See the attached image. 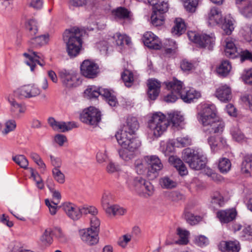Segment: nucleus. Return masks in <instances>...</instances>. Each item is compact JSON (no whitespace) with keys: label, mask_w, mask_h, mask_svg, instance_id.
<instances>
[{"label":"nucleus","mask_w":252,"mask_h":252,"mask_svg":"<svg viewBox=\"0 0 252 252\" xmlns=\"http://www.w3.org/2000/svg\"><path fill=\"white\" fill-rule=\"evenodd\" d=\"M184 120L183 115L180 112L174 111L168 114V118L160 112L153 113L149 117L147 123L149 132L154 138L160 137L166 130L171 122L175 127H178Z\"/></svg>","instance_id":"1"},{"label":"nucleus","mask_w":252,"mask_h":252,"mask_svg":"<svg viewBox=\"0 0 252 252\" xmlns=\"http://www.w3.org/2000/svg\"><path fill=\"white\" fill-rule=\"evenodd\" d=\"M197 119L206 132L217 133L223 130L224 123L219 116L217 108L213 104H203L198 113Z\"/></svg>","instance_id":"2"},{"label":"nucleus","mask_w":252,"mask_h":252,"mask_svg":"<svg viewBox=\"0 0 252 252\" xmlns=\"http://www.w3.org/2000/svg\"><path fill=\"white\" fill-rule=\"evenodd\" d=\"M182 158L190 168L195 170L204 169L205 173L212 180L217 181L220 177L211 169L205 167L207 158L201 149L186 148L183 151Z\"/></svg>","instance_id":"3"},{"label":"nucleus","mask_w":252,"mask_h":252,"mask_svg":"<svg viewBox=\"0 0 252 252\" xmlns=\"http://www.w3.org/2000/svg\"><path fill=\"white\" fill-rule=\"evenodd\" d=\"M82 33L83 31L76 27L67 30L63 33V38L69 57H75L79 54L82 45Z\"/></svg>","instance_id":"4"},{"label":"nucleus","mask_w":252,"mask_h":252,"mask_svg":"<svg viewBox=\"0 0 252 252\" xmlns=\"http://www.w3.org/2000/svg\"><path fill=\"white\" fill-rule=\"evenodd\" d=\"M125 180L127 187L141 196L147 197L152 195L154 192V188L152 184L142 177H133L127 174Z\"/></svg>","instance_id":"5"},{"label":"nucleus","mask_w":252,"mask_h":252,"mask_svg":"<svg viewBox=\"0 0 252 252\" xmlns=\"http://www.w3.org/2000/svg\"><path fill=\"white\" fill-rule=\"evenodd\" d=\"M166 86L169 89H172L180 95L181 99L185 102L190 103L194 99H197L201 97L199 92L194 89H186L183 88V83L177 79L165 83Z\"/></svg>","instance_id":"6"},{"label":"nucleus","mask_w":252,"mask_h":252,"mask_svg":"<svg viewBox=\"0 0 252 252\" xmlns=\"http://www.w3.org/2000/svg\"><path fill=\"white\" fill-rule=\"evenodd\" d=\"M139 127V124L137 119L133 116H128L126 123L119 129L115 134L116 139L133 141L139 140L135 136L136 131Z\"/></svg>","instance_id":"7"},{"label":"nucleus","mask_w":252,"mask_h":252,"mask_svg":"<svg viewBox=\"0 0 252 252\" xmlns=\"http://www.w3.org/2000/svg\"><path fill=\"white\" fill-rule=\"evenodd\" d=\"M118 144L123 149L119 151L120 158L126 161H128L135 157V151L137 150L141 146V143L140 140L133 141L116 139Z\"/></svg>","instance_id":"8"},{"label":"nucleus","mask_w":252,"mask_h":252,"mask_svg":"<svg viewBox=\"0 0 252 252\" xmlns=\"http://www.w3.org/2000/svg\"><path fill=\"white\" fill-rule=\"evenodd\" d=\"M63 86L67 89H73L81 83L78 73L72 70H63L59 73Z\"/></svg>","instance_id":"9"},{"label":"nucleus","mask_w":252,"mask_h":252,"mask_svg":"<svg viewBox=\"0 0 252 252\" xmlns=\"http://www.w3.org/2000/svg\"><path fill=\"white\" fill-rule=\"evenodd\" d=\"M14 93L20 99H30L38 96L41 90L34 84H28L20 86Z\"/></svg>","instance_id":"10"},{"label":"nucleus","mask_w":252,"mask_h":252,"mask_svg":"<svg viewBox=\"0 0 252 252\" xmlns=\"http://www.w3.org/2000/svg\"><path fill=\"white\" fill-rule=\"evenodd\" d=\"M190 40L197 44L200 47H207L211 49L215 43V37L214 34H198L195 32L190 31L188 32Z\"/></svg>","instance_id":"11"},{"label":"nucleus","mask_w":252,"mask_h":252,"mask_svg":"<svg viewBox=\"0 0 252 252\" xmlns=\"http://www.w3.org/2000/svg\"><path fill=\"white\" fill-rule=\"evenodd\" d=\"M80 119L83 123L95 126L101 120V113L97 109L91 106L81 113Z\"/></svg>","instance_id":"12"},{"label":"nucleus","mask_w":252,"mask_h":252,"mask_svg":"<svg viewBox=\"0 0 252 252\" xmlns=\"http://www.w3.org/2000/svg\"><path fill=\"white\" fill-rule=\"evenodd\" d=\"M23 56L26 58L25 63L30 67L32 72L34 71L36 63L41 66L45 65L44 58L41 53L29 50L28 53H24Z\"/></svg>","instance_id":"13"},{"label":"nucleus","mask_w":252,"mask_h":252,"mask_svg":"<svg viewBox=\"0 0 252 252\" xmlns=\"http://www.w3.org/2000/svg\"><path fill=\"white\" fill-rule=\"evenodd\" d=\"M81 73L88 78H94L99 73L98 65L94 62L86 60L84 61L80 66Z\"/></svg>","instance_id":"14"},{"label":"nucleus","mask_w":252,"mask_h":252,"mask_svg":"<svg viewBox=\"0 0 252 252\" xmlns=\"http://www.w3.org/2000/svg\"><path fill=\"white\" fill-rule=\"evenodd\" d=\"M207 24L210 27L219 25L223 22V16L221 10L213 7L209 10L205 17Z\"/></svg>","instance_id":"15"},{"label":"nucleus","mask_w":252,"mask_h":252,"mask_svg":"<svg viewBox=\"0 0 252 252\" xmlns=\"http://www.w3.org/2000/svg\"><path fill=\"white\" fill-rule=\"evenodd\" d=\"M61 207L66 216L72 220H77L81 218V207L69 202L63 203Z\"/></svg>","instance_id":"16"},{"label":"nucleus","mask_w":252,"mask_h":252,"mask_svg":"<svg viewBox=\"0 0 252 252\" xmlns=\"http://www.w3.org/2000/svg\"><path fill=\"white\" fill-rule=\"evenodd\" d=\"M142 40L145 46L150 49H159L161 43L158 37L151 32H147L143 35Z\"/></svg>","instance_id":"17"},{"label":"nucleus","mask_w":252,"mask_h":252,"mask_svg":"<svg viewBox=\"0 0 252 252\" xmlns=\"http://www.w3.org/2000/svg\"><path fill=\"white\" fill-rule=\"evenodd\" d=\"M196 208L192 204H188L184 211V217L190 224L194 225L201 221L202 217L196 214Z\"/></svg>","instance_id":"18"},{"label":"nucleus","mask_w":252,"mask_h":252,"mask_svg":"<svg viewBox=\"0 0 252 252\" xmlns=\"http://www.w3.org/2000/svg\"><path fill=\"white\" fill-rule=\"evenodd\" d=\"M81 240L87 245L93 246L98 242V233L88 228L80 232Z\"/></svg>","instance_id":"19"},{"label":"nucleus","mask_w":252,"mask_h":252,"mask_svg":"<svg viewBox=\"0 0 252 252\" xmlns=\"http://www.w3.org/2000/svg\"><path fill=\"white\" fill-rule=\"evenodd\" d=\"M235 40L231 37H227L225 40L224 53L226 57L235 58L238 57L240 51L235 43Z\"/></svg>","instance_id":"20"},{"label":"nucleus","mask_w":252,"mask_h":252,"mask_svg":"<svg viewBox=\"0 0 252 252\" xmlns=\"http://www.w3.org/2000/svg\"><path fill=\"white\" fill-rule=\"evenodd\" d=\"M218 247L222 252H239L241 250V245L237 240L222 241L219 243Z\"/></svg>","instance_id":"21"},{"label":"nucleus","mask_w":252,"mask_h":252,"mask_svg":"<svg viewBox=\"0 0 252 252\" xmlns=\"http://www.w3.org/2000/svg\"><path fill=\"white\" fill-rule=\"evenodd\" d=\"M208 143L210 145L211 152L214 154L219 153L227 145L226 139L223 137L217 138L214 136H210L208 138Z\"/></svg>","instance_id":"22"},{"label":"nucleus","mask_w":252,"mask_h":252,"mask_svg":"<svg viewBox=\"0 0 252 252\" xmlns=\"http://www.w3.org/2000/svg\"><path fill=\"white\" fill-rule=\"evenodd\" d=\"M237 215L235 208L222 210L217 213V217L221 223H228L234 220Z\"/></svg>","instance_id":"23"},{"label":"nucleus","mask_w":252,"mask_h":252,"mask_svg":"<svg viewBox=\"0 0 252 252\" xmlns=\"http://www.w3.org/2000/svg\"><path fill=\"white\" fill-rule=\"evenodd\" d=\"M216 96L221 102H227L232 98L231 91L227 85H221L216 90Z\"/></svg>","instance_id":"24"},{"label":"nucleus","mask_w":252,"mask_h":252,"mask_svg":"<svg viewBox=\"0 0 252 252\" xmlns=\"http://www.w3.org/2000/svg\"><path fill=\"white\" fill-rule=\"evenodd\" d=\"M147 158H148L147 160L148 164L149 166L148 171L150 173H157L163 168V164L157 156H147Z\"/></svg>","instance_id":"25"},{"label":"nucleus","mask_w":252,"mask_h":252,"mask_svg":"<svg viewBox=\"0 0 252 252\" xmlns=\"http://www.w3.org/2000/svg\"><path fill=\"white\" fill-rule=\"evenodd\" d=\"M148 94L151 100H155L160 92L161 87L160 83L156 79H149L148 80Z\"/></svg>","instance_id":"26"},{"label":"nucleus","mask_w":252,"mask_h":252,"mask_svg":"<svg viewBox=\"0 0 252 252\" xmlns=\"http://www.w3.org/2000/svg\"><path fill=\"white\" fill-rule=\"evenodd\" d=\"M230 198L228 192L216 191L211 196V203L222 206Z\"/></svg>","instance_id":"27"},{"label":"nucleus","mask_w":252,"mask_h":252,"mask_svg":"<svg viewBox=\"0 0 252 252\" xmlns=\"http://www.w3.org/2000/svg\"><path fill=\"white\" fill-rule=\"evenodd\" d=\"M146 156L141 159L135 160L134 163V169L136 172L139 175H144L147 173L148 176H150V172L148 171L149 166Z\"/></svg>","instance_id":"28"},{"label":"nucleus","mask_w":252,"mask_h":252,"mask_svg":"<svg viewBox=\"0 0 252 252\" xmlns=\"http://www.w3.org/2000/svg\"><path fill=\"white\" fill-rule=\"evenodd\" d=\"M169 162L173 165L181 176L186 175L188 171L183 161L175 156H170L168 159Z\"/></svg>","instance_id":"29"},{"label":"nucleus","mask_w":252,"mask_h":252,"mask_svg":"<svg viewBox=\"0 0 252 252\" xmlns=\"http://www.w3.org/2000/svg\"><path fill=\"white\" fill-rule=\"evenodd\" d=\"M111 39L116 46L120 48L123 47L125 45H129L131 43L129 37L119 32L115 33Z\"/></svg>","instance_id":"30"},{"label":"nucleus","mask_w":252,"mask_h":252,"mask_svg":"<svg viewBox=\"0 0 252 252\" xmlns=\"http://www.w3.org/2000/svg\"><path fill=\"white\" fill-rule=\"evenodd\" d=\"M223 22H222L221 29L223 33L226 35H230L234 31L235 27V21L233 18L231 16H228L224 18Z\"/></svg>","instance_id":"31"},{"label":"nucleus","mask_w":252,"mask_h":252,"mask_svg":"<svg viewBox=\"0 0 252 252\" xmlns=\"http://www.w3.org/2000/svg\"><path fill=\"white\" fill-rule=\"evenodd\" d=\"M96 4L95 0H69L68 6L70 9L74 7H82L85 6L87 8L92 9Z\"/></svg>","instance_id":"32"},{"label":"nucleus","mask_w":252,"mask_h":252,"mask_svg":"<svg viewBox=\"0 0 252 252\" xmlns=\"http://www.w3.org/2000/svg\"><path fill=\"white\" fill-rule=\"evenodd\" d=\"M241 170L246 176H252V155L245 157L242 163Z\"/></svg>","instance_id":"33"},{"label":"nucleus","mask_w":252,"mask_h":252,"mask_svg":"<svg viewBox=\"0 0 252 252\" xmlns=\"http://www.w3.org/2000/svg\"><path fill=\"white\" fill-rule=\"evenodd\" d=\"M148 2L152 5L156 10L162 13H166L169 9L167 0H147Z\"/></svg>","instance_id":"34"},{"label":"nucleus","mask_w":252,"mask_h":252,"mask_svg":"<svg viewBox=\"0 0 252 252\" xmlns=\"http://www.w3.org/2000/svg\"><path fill=\"white\" fill-rule=\"evenodd\" d=\"M232 68L230 62L227 60H224L217 67L216 71L219 75L226 77L230 74Z\"/></svg>","instance_id":"35"},{"label":"nucleus","mask_w":252,"mask_h":252,"mask_svg":"<svg viewBox=\"0 0 252 252\" xmlns=\"http://www.w3.org/2000/svg\"><path fill=\"white\" fill-rule=\"evenodd\" d=\"M186 30V26L184 20L180 18H177L174 21V26L172 29L173 34L179 36L184 33Z\"/></svg>","instance_id":"36"},{"label":"nucleus","mask_w":252,"mask_h":252,"mask_svg":"<svg viewBox=\"0 0 252 252\" xmlns=\"http://www.w3.org/2000/svg\"><path fill=\"white\" fill-rule=\"evenodd\" d=\"M176 233L179 238L175 242V244L182 245H185L188 244L189 242V231L185 229L179 227L177 229Z\"/></svg>","instance_id":"37"},{"label":"nucleus","mask_w":252,"mask_h":252,"mask_svg":"<svg viewBox=\"0 0 252 252\" xmlns=\"http://www.w3.org/2000/svg\"><path fill=\"white\" fill-rule=\"evenodd\" d=\"M104 209L106 213L110 217L123 215L126 212V209L117 205H109Z\"/></svg>","instance_id":"38"},{"label":"nucleus","mask_w":252,"mask_h":252,"mask_svg":"<svg viewBox=\"0 0 252 252\" xmlns=\"http://www.w3.org/2000/svg\"><path fill=\"white\" fill-rule=\"evenodd\" d=\"M159 185L163 189H172L177 186V182L171 177L164 176L160 178Z\"/></svg>","instance_id":"39"},{"label":"nucleus","mask_w":252,"mask_h":252,"mask_svg":"<svg viewBox=\"0 0 252 252\" xmlns=\"http://www.w3.org/2000/svg\"><path fill=\"white\" fill-rule=\"evenodd\" d=\"M218 167L221 173L226 174L231 169V162L228 158H222L219 160Z\"/></svg>","instance_id":"40"},{"label":"nucleus","mask_w":252,"mask_h":252,"mask_svg":"<svg viewBox=\"0 0 252 252\" xmlns=\"http://www.w3.org/2000/svg\"><path fill=\"white\" fill-rule=\"evenodd\" d=\"M49 40L48 34L36 36L31 39V43L34 47H40L48 43Z\"/></svg>","instance_id":"41"},{"label":"nucleus","mask_w":252,"mask_h":252,"mask_svg":"<svg viewBox=\"0 0 252 252\" xmlns=\"http://www.w3.org/2000/svg\"><path fill=\"white\" fill-rule=\"evenodd\" d=\"M175 145V141L174 140H169L167 142H161L160 149L161 151L165 155H168L174 151Z\"/></svg>","instance_id":"42"},{"label":"nucleus","mask_w":252,"mask_h":252,"mask_svg":"<svg viewBox=\"0 0 252 252\" xmlns=\"http://www.w3.org/2000/svg\"><path fill=\"white\" fill-rule=\"evenodd\" d=\"M240 13L246 18L252 17V0H249L239 8Z\"/></svg>","instance_id":"43"},{"label":"nucleus","mask_w":252,"mask_h":252,"mask_svg":"<svg viewBox=\"0 0 252 252\" xmlns=\"http://www.w3.org/2000/svg\"><path fill=\"white\" fill-rule=\"evenodd\" d=\"M84 94L88 98H96L100 95V87L89 86L84 91Z\"/></svg>","instance_id":"44"},{"label":"nucleus","mask_w":252,"mask_h":252,"mask_svg":"<svg viewBox=\"0 0 252 252\" xmlns=\"http://www.w3.org/2000/svg\"><path fill=\"white\" fill-rule=\"evenodd\" d=\"M163 13L156 9L153 11L151 20V23L154 26H159L163 24L164 21Z\"/></svg>","instance_id":"45"},{"label":"nucleus","mask_w":252,"mask_h":252,"mask_svg":"<svg viewBox=\"0 0 252 252\" xmlns=\"http://www.w3.org/2000/svg\"><path fill=\"white\" fill-rule=\"evenodd\" d=\"M115 18L117 20H123L129 18V12L125 8L119 7L112 11Z\"/></svg>","instance_id":"46"},{"label":"nucleus","mask_w":252,"mask_h":252,"mask_svg":"<svg viewBox=\"0 0 252 252\" xmlns=\"http://www.w3.org/2000/svg\"><path fill=\"white\" fill-rule=\"evenodd\" d=\"M230 133L233 139L236 141L243 142L245 141V135L238 127L234 126L232 127Z\"/></svg>","instance_id":"47"},{"label":"nucleus","mask_w":252,"mask_h":252,"mask_svg":"<svg viewBox=\"0 0 252 252\" xmlns=\"http://www.w3.org/2000/svg\"><path fill=\"white\" fill-rule=\"evenodd\" d=\"M7 99L10 103L11 109L13 111L18 112L19 113H24L25 111V107L22 106L21 104L17 102L16 101L10 96H8Z\"/></svg>","instance_id":"48"},{"label":"nucleus","mask_w":252,"mask_h":252,"mask_svg":"<svg viewBox=\"0 0 252 252\" xmlns=\"http://www.w3.org/2000/svg\"><path fill=\"white\" fill-rule=\"evenodd\" d=\"M122 78L127 87L131 86L133 80V73L129 70H125L122 74Z\"/></svg>","instance_id":"49"},{"label":"nucleus","mask_w":252,"mask_h":252,"mask_svg":"<svg viewBox=\"0 0 252 252\" xmlns=\"http://www.w3.org/2000/svg\"><path fill=\"white\" fill-rule=\"evenodd\" d=\"M241 34L248 41H252V25H246L241 30Z\"/></svg>","instance_id":"50"},{"label":"nucleus","mask_w":252,"mask_h":252,"mask_svg":"<svg viewBox=\"0 0 252 252\" xmlns=\"http://www.w3.org/2000/svg\"><path fill=\"white\" fill-rule=\"evenodd\" d=\"M184 6L187 11L194 12L198 5V0H182Z\"/></svg>","instance_id":"51"},{"label":"nucleus","mask_w":252,"mask_h":252,"mask_svg":"<svg viewBox=\"0 0 252 252\" xmlns=\"http://www.w3.org/2000/svg\"><path fill=\"white\" fill-rule=\"evenodd\" d=\"M13 160L21 168L26 169L28 167L29 162L26 158L23 155H17L12 158Z\"/></svg>","instance_id":"52"},{"label":"nucleus","mask_w":252,"mask_h":252,"mask_svg":"<svg viewBox=\"0 0 252 252\" xmlns=\"http://www.w3.org/2000/svg\"><path fill=\"white\" fill-rule=\"evenodd\" d=\"M51 231L50 229H46L40 238L41 243L47 246L51 244L52 242V238L51 236Z\"/></svg>","instance_id":"53"},{"label":"nucleus","mask_w":252,"mask_h":252,"mask_svg":"<svg viewBox=\"0 0 252 252\" xmlns=\"http://www.w3.org/2000/svg\"><path fill=\"white\" fill-rule=\"evenodd\" d=\"M166 197L169 200L173 202H178L184 199V195L178 191H170L167 192Z\"/></svg>","instance_id":"54"},{"label":"nucleus","mask_w":252,"mask_h":252,"mask_svg":"<svg viewBox=\"0 0 252 252\" xmlns=\"http://www.w3.org/2000/svg\"><path fill=\"white\" fill-rule=\"evenodd\" d=\"M5 128L2 130V134L5 135L8 133L14 131L16 127V123L14 120H10L7 121L5 124Z\"/></svg>","instance_id":"55"},{"label":"nucleus","mask_w":252,"mask_h":252,"mask_svg":"<svg viewBox=\"0 0 252 252\" xmlns=\"http://www.w3.org/2000/svg\"><path fill=\"white\" fill-rule=\"evenodd\" d=\"M26 28L32 35H35L38 31L37 22L35 20L30 19L26 23Z\"/></svg>","instance_id":"56"},{"label":"nucleus","mask_w":252,"mask_h":252,"mask_svg":"<svg viewBox=\"0 0 252 252\" xmlns=\"http://www.w3.org/2000/svg\"><path fill=\"white\" fill-rule=\"evenodd\" d=\"M194 243L197 246L200 247H204L209 244L208 239L204 235L195 236L194 239Z\"/></svg>","instance_id":"57"},{"label":"nucleus","mask_w":252,"mask_h":252,"mask_svg":"<svg viewBox=\"0 0 252 252\" xmlns=\"http://www.w3.org/2000/svg\"><path fill=\"white\" fill-rule=\"evenodd\" d=\"M175 141L176 147H184L191 144V139L188 136L183 137H178Z\"/></svg>","instance_id":"58"},{"label":"nucleus","mask_w":252,"mask_h":252,"mask_svg":"<svg viewBox=\"0 0 252 252\" xmlns=\"http://www.w3.org/2000/svg\"><path fill=\"white\" fill-rule=\"evenodd\" d=\"M53 176L54 179L60 184H63L65 182L64 174L58 168H54L52 170Z\"/></svg>","instance_id":"59"},{"label":"nucleus","mask_w":252,"mask_h":252,"mask_svg":"<svg viewBox=\"0 0 252 252\" xmlns=\"http://www.w3.org/2000/svg\"><path fill=\"white\" fill-rule=\"evenodd\" d=\"M240 237L246 240H252V228L250 225L244 224V228L241 232Z\"/></svg>","instance_id":"60"},{"label":"nucleus","mask_w":252,"mask_h":252,"mask_svg":"<svg viewBox=\"0 0 252 252\" xmlns=\"http://www.w3.org/2000/svg\"><path fill=\"white\" fill-rule=\"evenodd\" d=\"M240 237L246 240H252V228L250 225L244 224V228L241 232Z\"/></svg>","instance_id":"61"},{"label":"nucleus","mask_w":252,"mask_h":252,"mask_svg":"<svg viewBox=\"0 0 252 252\" xmlns=\"http://www.w3.org/2000/svg\"><path fill=\"white\" fill-rule=\"evenodd\" d=\"M97 214V209L94 206L85 205L81 207V215L90 214L93 216H95Z\"/></svg>","instance_id":"62"},{"label":"nucleus","mask_w":252,"mask_h":252,"mask_svg":"<svg viewBox=\"0 0 252 252\" xmlns=\"http://www.w3.org/2000/svg\"><path fill=\"white\" fill-rule=\"evenodd\" d=\"M100 224L99 219L96 216H92L90 219V227L88 228L98 233Z\"/></svg>","instance_id":"63"},{"label":"nucleus","mask_w":252,"mask_h":252,"mask_svg":"<svg viewBox=\"0 0 252 252\" xmlns=\"http://www.w3.org/2000/svg\"><path fill=\"white\" fill-rule=\"evenodd\" d=\"M45 203L46 205L48 207L51 215H55L57 213L58 210V205L59 203L53 202L48 199H45Z\"/></svg>","instance_id":"64"}]
</instances>
